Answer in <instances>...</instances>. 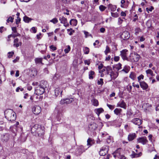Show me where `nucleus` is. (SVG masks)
Masks as SVG:
<instances>
[{"label": "nucleus", "instance_id": "f257e3e1", "mask_svg": "<svg viewBox=\"0 0 159 159\" xmlns=\"http://www.w3.org/2000/svg\"><path fill=\"white\" fill-rule=\"evenodd\" d=\"M44 127L38 124H35L31 128V133L34 135L42 137L44 134Z\"/></svg>", "mask_w": 159, "mask_h": 159}, {"label": "nucleus", "instance_id": "f03ea898", "mask_svg": "<svg viewBox=\"0 0 159 159\" xmlns=\"http://www.w3.org/2000/svg\"><path fill=\"white\" fill-rule=\"evenodd\" d=\"M5 117L9 121H13L16 118V115L12 110L8 109L4 112Z\"/></svg>", "mask_w": 159, "mask_h": 159}, {"label": "nucleus", "instance_id": "7ed1b4c3", "mask_svg": "<svg viewBox=\"0 0 159 159\" xmlns=\"http://www.w3.org/2000/svg\"><path fill=\"white\" fill-rule=\"evenodd\" d=\"M140 57L139 55L136 52H134L130 54L129 59L131 62H136L139 61Z\"/></svg>", "mask_w": 159, "mask_h": 159}, {"label": "nucleus", "instance_id": "20e7f679", "mask_svg": "<svg viewBox=\"0 0 159 159\" xmlns=\"http://www.w3.org/2000/svg\"><path fill=\"white\" fill-rule=\"evenodd\" d=\"M32 111L34 114L38 115L41 111V108L38 105L34 106L32 108Z\"/></svg>", "mask_w": 159, "mask_h": 159}, {"label": "nucleus", "instance_id": "39448f33", "mask_svg": "<svg viewBox=\"0 0 159 159\" xmlns=\"http://www.w3.org/2000/svg\"><path fill=\"white\" fill-rule=\"evenodd\" d=\"M108 152L107 147V146H104L101 148L99 153L100 156H104L108 153Z\"/></svg>", "mask_w": 159, "mask_h": 159}, {"label": "nucleus", "instance_id": "423d86ee", "mask_svg": "<svg viewBox=\"0 0 159 159\" xmlns=\"http://www.w3.org/2000/svg\"><path fill=\"white\" fill-rule=\"evenodd\" d=\"M74 101V99L72 98H67L62 99L60 101V103L61 104H63L65 103L68 104Z\"/></svg>", "mask_w": 159, "mask_h": 159}, {"label": "nucleus", "instance_id": "0eeeda50", "mask_svg": "<svg viewBox=\"0 0 159 159\" xmlns=\"http://www.w3.org/2000/svg\"><path fill=\"white\" fill-rule=\"evenodd\" d=\"M120 36L121 38L123 40L128 39L130 37L129 33L127 31H125L122 33Z\"/></svg>", "mask_w": 159, "mask_h": 159}, {"label": "nucleus", "instance_id": "6e6552de", "mask_svg": "<svg viewBox=\"0 0 159 159\" xmlns=\"http://www.w3.org/2000/svg\"><path fill=\"white\" fill-rule=\"evenodd\" d=\"M10 137L9 134L6 133L2 135L1 139L3 142H6L9 140Z\"/></svg>", "mask_w": 159, "mask_h": 159}, {"label": "nucleus", "instance_id": "1a4fd4ad", "mask_svg": "<svg viewBox=\"0 0 159 159\" xmlns=\"http://www.w3.org/2000/svg\"><path fill=\"white\" fill-rule=\"evenodd\" d=\"M137 141L138 143H141L143 145L145 144L148 142L146 137L145 136L139 138L137 139Z\"/></svg>", "mask_w": 159, "mask_h": 159}, {"label": "nucleus", "instance_id": "9d476101", "mask_svg": "<svg viewBox=\"0 0 159 159\" xmlns=\"http://www.w3.org/2000/svg\"><path fill=\"white\" fill-rule=\"evenodd\" d=\"M131 122L135 125L139 126L142 123L143 121L138 118H135L133 119Z\"/></svg>", "mask_w": 159, "mask_h": 159}, {"label": "nucleus", "instance_id": "9b49d317", "mask_svg": "<svg viewBox=\"0 0 159 159\" xmlns=\"http://www.w3.org/2000/svg\"><path fill=\"white\" fill-rule=\"evenodd\" d=\"M85 149L83 146L81 145L79 147L76 152V155L77 156H80L84 152Z\"/></svg>", "mask_w": 159, "mask_h": 159}, {"label": "nucleus", "instance_id": "f8f14e48", "mask_svg": "<svg viewBox=\"0 0 159 159\" xmlns=\"http://www.w3.org/2000/svg\"><path fill=\"white\" fill-rule=\"evenodd\" d=\"M62 92V91L60 88H56L54 90L55 96L56 98L57 96L61 97Z\"/></svg>", "mask_w": 159, "mask_h": 159}, {"label": "nucleus", "instance_id": "ddd939ff", "mask_svg": "<svg viewBox=\"0 0 159 159\" xmlns=\"http://www.w3.org/2000/svg\"><path fill=\"white\" fill-rule=\"evenodd\" d=\"M48 86V84L47 82L46 81L44 80H42L40 81L39 84V87L40 88L45 90Z\"/></svg>", "mask_w": 159, "mask_h": 159}, {"label": "nucleus", "instance_id": "4468645a", "mask_svg": "<svg viewBox=\"0 0 159 159\" xmlns=\"http://www.w3.org/2000/svg\"><path fill=\"white\" fill-rule=\"evenodd\" d=\"M59 20L60 21L61 23L63 24L65 27H66L69 25L67 22V20L65 17H60L59 18Z\"/></svg>", "mask_w": 159, "mask_h": 159}, {"label": "nucleus", "instance_id": "2eb2a0df", "mask_svg": "<svg viewBox=\"0 0 159 159\" xmlns=\"http://www.w3.org/2000/svg\"><path fill=\"white\" fill-rule=\"evenodd\" d=\"M45 91V89H43L39 87V89L38 88L35 89V93L38 95H41Z\"/></svg>", "mask_w": 159, "mask_h": 159}, {"label": "nucleus", "instance_id": "dca6fc26", "mask_svg": "<svg viewBox=\"0 0 159 159\" xmlns=\"http://www.w3.org/2000/svg\"><path fill=\"white\" fill-rule=\"evenodd\" d=\"M98 127V125L96 123H93L90 124L89 126V130L91 131L96 130Z\"/></svg>", "mask_w": 159, "mask_h": 159}, {"label": "nucleus", "instance_id": "f3484780", "mask_svg": "<svg viewBox=\"0 0 159 159\" xmlns=\"http://www.w3.org/2000/svg\"><path fill=\"white\" fill-rule=\"evenodd\" d=\"M127 50L124 49L120 52V55L124 60H128V58L126 56V52Z\"/></svg>", "mask_w": 159, "mask_h": 159}, {"label": "nucleus", "instance_id": "a211bd4d", "mask_svg": "<svg viewBox=\"0 0 159 159\" xmlns=\"http://www.w3.org/2000/svg\"><path fill=\"white\" fill-rule=\"evenodd\" d=\"M137 137V135L135 133L129 134L128 136V139L129 141H131Z\"/></svg>", "mask_w": 159, "mask_h": 159}, {"label": "nucleus", "instance_id": "6ab92c4d", "mask_svg": "<svg viewBox=\"0 0 159 159\" xmlns=\"http://www.w3.org/2000/svg\"><path fill=\"white\" fill-rule=\"evenodd\" d=\"M120 148H118L112 154L115 158L117 157L119 158L120 155Z\"/></svg>", "mask_w": 159, "mask_h": 159}, {"label": "nucleus", "instance_id": "aec40b11", "mask_svg": "<svg viewBox=\"0 0 159 159\" xmlns=\"http://www.w3.org/2000/svg\"><path fill=\"white\" fill-rule=\"evenodd\" d=\"M139 84L140 87L143 90H146L148 88V84L144 81L140 82Z\"/></svg>", "mask_w": 159, "mask_h": 159}, {"label": "nucleus", "instance_id": "412c9836", "mask_svg": "<svg viewBox=\"0 0 159 159\" xmlns=\"http://www.w3.org/2000/svg\"><path fill=\"white\" fill-rule=\"evenodd\" d=\"M117 107H120L125 109L126 108V104L123 100L119 102L117 104Z\"/></svg>", "mask_w": 159, "mask_h": 159}, {"label": "nucleus", "instance_id": "4be33fe9", "mask_svg": "<svg viewBox=\"0 0 159 159\" xmlns=\"http://www.w3.org/2000/svg\"><path fill=\"white\" fill-rule=\"evenodd\" d=\"M110 75L111 77V80L112 79H115L117 77L118 73L117 72L115 73L112 70L110 72Z\"/></svg>", "mask_w": 159, "mask_h": 159}, {"label": "nucleus", "instance_id": "5701e85b", "mask_svg": "<svg viewBox=\"0 0 159 159\" xmlns=\"http://www.w3.org/2000/svg\"><path fill=\"white\" fill-rule=\"evenodd\" d=\"M104 68L106 69V71L105 72V74H109L112 70L111 67L109 66H108L106 67L104 66Z\"/></svg>", "mask_w": 159, "mask_h": 159}, {"label": "nucleus", "instance_id": "b1692460", "mask_svg": "<svg viewBox=\"0 0 159 159\" xmlns=\"http://www.w3.org/2000/svg\"><path fill=\"white\" fill-rule=\"evenodd\" d=\"M108 8L110 9L111 11H114L116 10V6L110 4L108 5Z\"/></svg>", "mask_w": 159, "mask_h": 159}, {"label": "nucleus", "instance_id": "393cba45", "mask_svg": "<svg viewBox=\"0 0 159 159\" xmlns=\"http://www.w3.org/2000/svg\"><path fill=\"white\" fill-rule=\"evenodd\" d=\"M18 42L19 39H18L16 38L15 39L14 41V46L17 48L20 45H21V43L20 42L18 43Z\"/></svg>", "mask_w": 159, "mask_h": 159}, {"label": "nucleus", "instance_id": "a878e982", "mask_svg": "<svg viewBox=\"0 0 159 159\" xmlns=\"http://www.w3.org/2000/svg\"><path fill=\"white\" fill-rule=\"evenodd\" d=\"M95 111L98 116H99L100 114L104 111V110L102 108H100L95 109Z\"/></svg>", "mask_w": 159, "mask_h": 159}, {"label": "nucleus", "instance_id": "bb28decb", "mask_svg": "<svg viewBox=\"0 0 159 159\" xmlns=\"http://www.w3.org/2000/svg\"><path fill=\"white\" fill-rule=\"evenodd\" d=\"M122 111V109L120 108H116L114 111V113L117 115L119 116Z\"/></svg>", "mask_w": 159, "mask_h": 159}, {"label": "nucleus", "instance_id": "cd10ccee", "mask_svg": "<svg viewBox=\"0 0 159 159\" xmlns=\"http://www.w3.org/2000/svg\"><path fill=\"white\" fill-rule=\"evenodd\" d=\"M31 75L32 76H35L36 75L37 73V71L35 68H32L31 69Z\"/></svg>", "mask_w": 159, "mask_h": 159}, {"label": "nucleus", "instance_id": "c85d7f7f", "mask_svg": "<svg viewBox=\"0 0 159 159\" xmlns=\"http://www.w3.org/2000/svg\"><path fill=\"white\" fill-rule=\"evenodd\" d=\"M130 70V67L129 66H125L124 67V68L122 70H121L122 71H124L125 73H128Z\"/></svg>", "mask_w": 159, "mask_h": 159}, {"label": "nucleus", "instance_id": "c756f323", "mask_svg": "<svg viewBox=\"0 0 159 159\" xmlns=\"http://www.w3.org/2000/svg\"><path fill=\"white\" fill-rule=\"evenodd\" d=\"M77 23V20L74 19H71L70 21V24L73 26H76Z\"/></svg>", "mask_w": 159, "mask_h": 159}, {"label": "nucleus", "instance_id": "7c9ffc66", "mask_svg": "<svg viewBox=\"0 0 159 159\" xmlns=\"http://www.w3.org/2000/svg\"><path fill=\"white\" fill-rule=\"evenodd\" d=\"M88 145L91 146L94 143V141L93 140L90 138H89L87 141Z\"/></svg>", "mask_w": 159, "mask_h": 159}, {"label": "nucleus", "instance_id": "2f4dec72", "mask_svg": "<svg viewBox=\"0 0 159 159\" xmlns=\"http://www.w3.org/2000/svg\"><path fill=\"white\" fill-rule=\"evenodd\" d=\"M129 77L133 80H134L136 78V74L134 72H132L129 75Z\"/></svg>", "mask_w": 159, "mask_h": 159}, {"label": "nucleus", "instance_id": "473e14b6", "mask_svg": "<svg viewBox=\"0 0 159 159\" xmlns=\"http://www.w3.org/2000/svg\"><path fill=\"white\" fill-rule=\"evenodd\" d=\"M32 19L27 16H25L23 18L24 21L26 23H29L30 21Z\"/></svg>", "mask_w": 159, "mask_h": 159}, {"label": "nucleus", "instance_id": "72a5a7b5", "mask_svg": "<svg viewBox=\"0 0 159 159\" xmlns=\"http://www.w3.org/2000/svg\"><path fill=\"white\" fill-rule=\"evenodd\" d=\"M94 71L91 70L89 72V78L90 79H93L94 78L93 75L94 74Z\"/></svg>", "mask_w": 159, "mask_h": 159}, {"label": "nucleus", "instance_id": "f704fd0d", "mask_svg": "<svg viewBox=\"0 0 159 159\" xmlns=\"http://www.w3.org/2000/svg\"><path fill=\"white\" fill-rule=\"evenodd\" d=\"M121 64L120 63H119L118 64L115 65V67L117 70H119L120 69H121Z\"/></svg>", "mask_w": 159, "mask_h": 159}, {"label": "nucleus", "instance_id": "c9c22d12", "mask_svg": "<svg viewBox=\"0 0 159 159\" xmlns=\"http://www.w3.org/2000/svg\"><path fill=\"white\" fill-rule=\"evenodd\" d=\"M84 52L85 54H87L89 52V48L87 47H85L83 49Z\"/></svg>", "mask_w": 159, "mask_h": 159}, {"label": "nucleus", "instance_id": "e433bc0d", "mask_svg": "<svg viewBox=\"0 0 159 159\" xmlns=\"http://www.w3.org/2000/svg\"><path fill=\"white\" fill-rule=\"evenodd\" d=\"M110 49L109 47L108 46H107L106 47V49L105 51H104L105 54L106 55H107L108 53H109L110 52Z\"/></svg>", "mask_w": 159, "mask_h": 159}, {"label": "nucleus", "instance_id": "4c0bfd02", "mask_svg": "<svg viewBox=\"0 0 159 159\" xmlns=\"http://www.w3.org/2000/svg\"><path fill=\"white\" fill-rule=\"evenodd\" d=\"M42 58H36L35 59V62L36 63H42Z\"/></svg>", "mask_w": 159, "mask_h": 159}, {"label": "nucleus", "instance_id": "58836bf2", "mask_svg": "<svg viewBox=\"0 0 159 159\" xmlns=\"http://www.w3.org/2000/svg\"><path fill=\"white\" fill-rule=\"evenodd\" d=\"M97 83L98 85H102L103 84V79L101 78L98 80Z\"/></svg>", "mask_w": 159, "mask_h": 159}, {"label": "nucleus", "instance_id": "ea45409f", "mask_svg": "<svg viewBox=\"0 0 159 159\" xmlns=\"http://www.w3.org/2000/svg\"><path fill=\"white\" fill-rule=\"evenodd\" d=\"M106 8V7H105V6H104L103 5H101L99 7V9L102 11H104Z\"/></svg>", "mask_w": 159, "mask_h": 159}, {"label": "nucleus", "instance_id": "a19ab883", "mask_svg": "<svg viewBox=\"0 0 159 159\" xmlns=\"http://www.w3.org/2000/svg\"><path fill=\"white\" fill-rule=\"evenodd\" d=\"M58 20L57 19L55 18L50 20V22L53 23L54 24H55L57 23Z\"/></svg>", "mask_w": 159, "mask_h": 159}, {"label": "nucleus", "instance_id": "79ce46f5", "mask_svg": "<svg viewBox=\"0 0 159 159\" xmlns=\"http://www.w3.org/2000/svg\"><path fill=\"white\" fill-rule=\"evenodd\" d=\"M14 17L11 16H10L7 19V23H9V22H11L12 23L13 21Z\"/></svg>", "mask_w": 159, "mask_h": 159}, {"label": "nucleus", "instance_id": "37998d69", "mask_svg": "<svg viewBox=\"0 0 159 159\" xmlns=\"http://www.w3.org/2000/svg\"><path fill=\"white\" fill-rule=\"evenodd\" d=\"M144 78V76L143 75L141 74L140 76L138 77V82L140 83V82H141L142 81H140V80L141 79H143Z\"/></svg>", "mask_w": 159, "mask_h": 159}, {"label": "nucleus", "instance_id": "c03bdc74", "mask_svg": "<svg viewBox=\"0 0 159 159\" xmlns=\"http://www.w3.org/2000/svg\"><path fill=\"white\" fill-rule=\"evenodd\" d=\"M111 15L114 17H117L118 16V14L117 12H111Z\"/></svg>", "mask_w": 159, "mask_h": 159}, {"label": "nucleus", "instance_id": "a18cd8bd", "mask_svg": "<svg viewBox=\"0 0 159 159\" xmlns=\"http://www.w3.org/2000/svg\"><path fill=\"white\" fill-rule=\"evenodd\" d=\"M70 49V46L68 45L67 46V48L64 49V51L65 53H68L69 52Z\"/></svg>", "mask_w": 159, "mask_h": 159}, {"label": "nucleus", "instance_id": "49530a36", "mask_svg": "<svg viewBox=\"0 0 159 159\" xmlns=\"http://www.w3.org/2000/svg\"><path fill=\"white\" fill-rule=\"evenodd\" d=\"M152 71L150 69H148L146 70V73L147 75L150 74L151 75V74H152Z\"/></svg>", "mask_w": 159, "mask_h": 159}, {"label": "nucleus", "instance_id": "de8ad7c7", "mask_svg": "<svg viewBox=\"0 0 159 159\" xmlns=\"http://www.w3.org/2000/svg\"><path fill=\"white\" fill-rule=\"evenodd\" d=\"M6 28H4L3 26L0 27V32L1 33H2L3 32L6 31Z\"/></svg>", "mask_w": 159, "mask_h": 159}, {"label": "nucleus", "instance_id": "09e8293b", "mask_svg": "<svg viewBox=\"0 0 159 159\" xmlns=\"http://www.w3.org/2000/svg\"><path fill=\"white\" fill-rule=\"evenodd\" d=\"M93 105L95 106H97L98 105V100L96 99H94L93 101Z\"/></svg>", "mask_w": 159, "mask_h": 159}, {"label": "nucleus", "instance_id": "8fccbe9b", "mask_svg": "<svg viewBox=\"0 0 159 159\" xmlns=\"http://www.w3.org/2000/svg\"><path fill=\"white\" fill-rule=\"evenodd\" d=\"M107 106L109 107V108L110 109H111V110H112L113 109H114L115 107L114 106L112 105H111L110 104H107Z\"/></svg>", "mask_w": 159, "mask_h": 159}, {"label": "nucleus", "instance_id": "3c124183", "mask_svg": "<svg viewBox=\"0 0 159 159\" xmlns=\"http://www.w3.org/2000/svg\"><path fill=\"white\" fill-rule=\"evenodd\" d=\"M8 57L9 58H11L13 55L14 54V52H9L8 53Z\"/></svg>", "mask_w": 159, "mask_h": 159}, {"label": "nucleus", "instance_id": "603ef678", "mask_svg": "<svg viewBox=\"0 0 159 159\" xmlns=\"http://www.w3.org/2000/svg\"><path fill=\"white\" fill-rule=\"evenodd\" d=\"M19 124V123L17 122L15 125H14L13 127V129H15L16 130H17V128L18 125Z\"/></svg>", "mask_w": 159, "mask_h": 159}, {"label": "nucleus", "instance_id": "864d4df0", "mask_svg": "<svg viewBox=\"0 0 159 159\" xmlns=\"http://www.w3.org/2000/svg\"><path fill=\"white\" fill-rule=\"evenodd\" d=\"M50 48L53 51H54L56 50L57 48L56 47L54 46L53 45H51L50 47Z\"/></svg>", "mask_w": 159, "mask_h": 159}, {"label": "nucleus", "instance_id": "5fc2aeb1", "mask_svg": "<svg viewBox=\"0 0 159 159\" xmlns=\"http://www.w3.org/2000/svg\"><path fill=\"white\" fill-rule=\"evenodd\" d=\"M120 59V57L119 56H115L114 57V60L116 61H118Z\"/></svg>", "mask_w": 159, "mask_h": 159}, {"label": "nucleus", "instance_id": "6e6d98bb", "mask_svg": "<svg viewBox=\"0 0 159 159\" xmlns=\"http://www.w3.org/2000/svg\"><path fill=\"white\" fill-rule=\"evenodd\" d=\"M16 33V34H14L13 35L12 37L15 38V37H16V36H20V34L17 33V32Z\"/></svg>", "mask_w": 159, "mask_h": 159}, {"label": "nucleus", "instance_id": "4d7b16f0", "mask_svg": "<svg viewBox=\"0 0 159 159\" xmlns=\"http://www.w3.org/2000/svg\"><path fill=\"white\" fill-rule=\"evenodd\" d=\"M154 9V8L153 7H151V8L149 9L148 8H146V10L147 11H152Z\"/></svg>", "mask_w": 159, "mask_h": 159}, {"label": "nucleus", "instance_id": "13d9d810", "mask_svg": "<svg viewBox=\"0 0 159 159\" xmlns=\"http://www.w3.org/2000/svg\"><path fill=\"white\" fill-rule=\"evenodd\" d=\"M133 113L131 112V111H128L127 113H126V115L127 116H131L132 114Z\"/></svg>", "mask_w": 159, "mask_h": 159}, {"label": "nucleus", "instance_id": "bf43d9fd", "mask_svg": "<svg viewBox=\"0 0 159 159\" xmlns=\"http://www.w3.org/2000/svg\"><path fill=\"white\" fill-rule=\"evenodd\" d=\"M12 30L14 33L17 32L16 28V27H12Z\"/></svg>", "mask_w": 159, "mask_h": 159}, {"label": "nucleus", "instance_id": "052dcab7", "mask_svg": "<svg viewBox=\"0 0 159 159\" xmlns=\"http://www.w3.org/2000/svg\"><path fill=\"white\" fill-rule=\"evenodd\" d=\"M108 134L106 132H104V133H102V137H105L106 136L108 135Z\"/></svg>", "mask_w": 159, "mask_h": 159}, {"label": "nucleus", "instance_id": "680f3d73", "mask_svg": "<svg viewBox=\"0 0 159 159\" xmlns=\"http://www.w3.org/2000/svg\"><path fill=\"white\" fill-rule=\"evenodd\" d=\"M19 57H17L13 61L14 63L18 61L19 60Z\"/></svg>", "mask_w": 159, "mask_h": 159}, {"label": "nucleus", "instance_id": "e2e57ef3", "mask_svg": "<svg viewBox=\"0 0 159 159\" xmlns=\"http://www.w3.org/2000/svg\"><path fill=\"white\" fill-rule=\"evenodd\" d=\"M84 62L85 64H87L88 65H89L90 64V61L89 60H85L84 61Z\"/></svg>", "mask_w": 159, "mask_h": 159}, {"label": "nucleus", "instance_id": "0e129e2a", "mask_svg": "<svg viewBox=\"0 0 159 159\" xmlns=\"http://www.w3.org/2000/svg\"><path fill=\"white\" fill-rule=\"evenodd\" d=\"M123 20L121 19L120 18H119L118 19V23L119 24H120L122 23Z\"/></svg>", "mask_w": 159, "mask_h": 159}, {"label": "nucleus", "instance_id": "69168bd1", "mask_svg": "<svg viewBox=\"0 0 159 159\" xmlns=\"http://www.w3.org/2000/svg\"><path fill=\"white\" fill-rule=\"evenodd\" d=\"M20 89V91H23V88H20L19 87H17L16 89V91L17 92H19V90Z\"/></svg>", "mask_w": 159, "mask_h": 159}, {"label": "nucleus", "instance_id": "338daca9", "mask_svg": "<svg viewBox=\"0 0 159 159\" xmlns=\"http://www.w3.org/2000/svg\"><path fill=\"white\" fill-rule=\"evenodd\" d=\"M103 67V65L101 63V64H100V65L98 66V68L99 70H100L102 69V68Z\"/></svg>", "mask_w": 159, "mask_h": 159}, {"label": "nucleus", "instance_id": "774afa93", "mask_svg": "<svg viewBox=\"0 0 159 159\" xmlns=\"http://www.w3.org/2000/svg\"><path fill=\"white\" fill-rule=\"evenodd\" d=\"M120 159H126V157L123 155H121L119 158Z\"/></svg>", "mask_w": 159, "mask_h": 159}]
</instances>
